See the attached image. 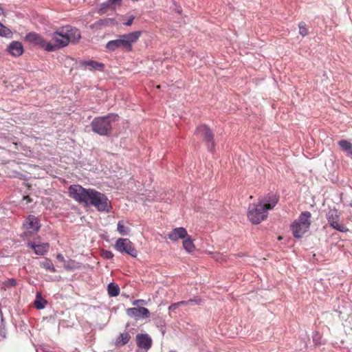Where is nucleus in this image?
Here are the masks:
<instances>
[{"label": "nucleus", "mask_w": 352, "mask_h": 352, "mask_svg": "<svg viewBox=\"0 0 352 352\" xmlns=\"http://www.w3.org/2000/svg\"><path fill=\"white\" fill-rule=\"evenodd\" d=\"M23 227L27 230H32L35 232L38 231L41 225L39 220L36 217L30 214L23 223Z\"/></svg>", "instance_id": "obj_14"}, {"label": "nucleus", "mask_w": 352, "mask_h": 352, "mask_svg": "<svg viewBox=\"0 0 352 352\" xmlns=\"http://www.w3.org/2000/svg\"><path fill=\"white\" fill-rule=\"evenodd\" d=\"M311 214L309 211L302 212L291 225V230L296 238H301L309 229Z\"/></svg>", "instance_id": "obj_5"}, {"label": "nucleus", "mask_w": 352, "mask_h": 352, "mask_svg": "<svg viewBox=\"0 0 352 352\" xmlns=\"http://www.w3.org/2000/svg\"><path fill=\"white\" fill-rule=\"evenodd\" d=\"M188 232L184 228H176L172 230L168 234V238L172 241H176L179 239H184L188 236Z\"/></svg>", "instance_id": "obj_15"}, {"label": "nucleus", "mask_w": 352, "mask_h": 352, "mask_svg": "<svg viewBox=\"0 0 352 352\" xmlns=\"http://www.w3.org/2000/svg\"><path fill=\"white\" fill-rule=\"evenodd\" d=\"M338 145L342 150L346 152L349 155H352V144L348 140H342L338 142Z\"/></svg>", "instance_id": "obj_23"}, {"label": "nucleus", "mask_w": 352, "mask_h": 352, "mask_svg": "<svg viewBox=\"0 0 352 352\" xmlns=\"http://www.w3.org/2000/svg\"><path fill=\"white\" fill-rule=\"evenodd\" d=\"M130 340L131 336L129 332L122 333L116 338L114 346L117 348H120L126 345Z\"/></svg>", "instance_id": "obj_19"}, {"label": "nucleus", "mask_w": 352, "mask_h": 352, "mask_svg": "<svg viewBox=\"0 0 352 352\" xmlns=\"http://www.w3.org/2000/svg\"><path fill=\"white\" fill-rule=\"evenodd\" d=\"M278 201V198L273 196L268 203L259 201L257 204L250 205L248 212V218L253 224H258L267 217V210L274 208Z\"/></svg>", "instance_id": "obj_2"}, {"label": "nucleus", "mask_w": 352, "mask_h": 352, "mask_svg": "<svg viewBox=\"0 0 352 352\" xmlns=\"http://www.w3.org/2000/svg\"><path fill=\"white\" fill-rule=\"evenodd\" d=\"M126 314L131 317L138 319L140 318H147L150 316V311L147 308L141 307H132L128 308L126 310Z\"/></svg>", "instance_id": "obj_12"}, {"label": "nucleus", "mask_w": 352, "mask_h": 352, "mask_svg": "<svg viewBox=\"0 0 352 352\" xmlns=\"http://www.w3.org/2000/svg\"><path fill=\"white\" fill-rule=\"evenodd\" d=\"M25 38L28 43L47 51V42L40 34L36 32H30Z\"/></svg>", "instance_id": "obj_11"}, {"label": "nucleus", "mask_w": 352, "mask_h": 352, "mask_svg": "<svg viewBox=\"0 0 352 352\" xmlns=\"http://www.w3.org/2000/svg\"><path fill=\"white\" fill-rule=\"evenodd\" d=\"M114 248L122 254H127L133 258L138 256V251L133 243L127 238H119L116 240Z\"/></svg>", "instance_id": "obj_6"}, {"label": "nucleus", "mask_w": 352, "mask_h": 352, "mask_svg": "<svg viewBox=\"0 0 352 352\" xmlns=\"http://www.w3.org/2000/svg\"><path fill=\"white\" fill-rule=\"evenodd\" d=\"M140 302H144V300L142 299L135 300L133 302V305L138 306Z\"/></svg>", "instance_id": "obj_33"}, {"label": "nucleus", "mask_w": 352, "mask_h": 352, "mask_svg": "<svg viewBox=\"0 0 352 352\" xmlns=\"http://www.w3.org/2000/svg\"><path fill=\"white\" fill-rule=\"evenodd\" d=\"M56 258L60 261H64V257L61 254H58L57 256H56Z\"/></svg>", "instance_id": "obj_36"}, {"label": "nucleus", "mask_w": 352, "mask_h": 352, "mask_svg": "<svg viewBox=\"0 0 352 352\" xmlns=\"http://www.w3.org/2000/svg\"><path fill=\"white\" fill-rule=\"evenodd\" d=\"M128 223L122 220L119 221L117 225L118 232L122 236H126L129 234L130 229L126 226Z\"/></svg>", "instance_id": "obj_20"}, {"label": "nucleus", "mask_w": 352, "mask_h": 352, "mask_svg": "<svg viewBox=\"0 0 352 352\" xmlns=\"http://www.w3.org/2000/svg\"><path fill=\"white\" fill-rule=\"evenodd\" d=\"M102 256L107 259H111L113 258L114 254L112 252L107 250H103L102 251Z\"/></svg>", "instance_id": "obj_27"}, {"label": "nucleus", "mask_w": 352, "mask_h": 352, "mask_svg": "<svg viewBox=\"0 0 352 352\" xmlns=\"http://www.w3.org/2000/svg\"><path fill=\"white\" fill-rule=\"evenodd\" d=\"M137 344L139 347L148 349L151 346V339L146 334H138Z\"/></svg>", "instance_id": "obj_17"}, {"label": "nucleus", "mask_w": 352, "mask_h": 352, "mask_svg": "<svg viewBox=\"0 0 352 352\" xmlns=\"http://www.w3.org/2000/svg\"><path fill=\"white\" fill-rule=\"evenodd\" d=\"M319 336L318 333H316V335H315L314 337H313V341L315 342L316 344H320L318 340H316V336Z\"/></svg>", "instance_id": "obj_37"}, {"label": "nucleus", "mask_w": 352, "mask_h": 352, "mask_svg": "<svg viewBox=\"0 0 352 352\" xmlns=\"http://www.w3.org/2000/svg\"><path fill=\"white\" fill-rule=\"evenodd\" d=\"M220 256H221V255H220L219 254H217V256H215V258H216L217 260H218V259H219V257H220Z\"/></svg>", "instance_id": "obj_39"}, {"label": "nucleus", "mask_w": 352, "mask_h": 352, "mask_svg": "<svg viewBox=\"0 0 352 352\" xmlns=\"http://www.w3.org/2000/svg\"><path fill=\"white\" fill-rule=\"evenodd\" d=\"M299 27V34L302 36H305L308 34V30L306 28V23L305 22H300L298 25Z\"/></svg>", "instance_id": "obj_26"}, {"label": "nucleus", "mask_w": 352, "mask_h": 352, "mask_svg": "<svg viewBox=\"0 0 352 352\" xmlns=\"http://www.w3.org/2000/svg\"><path fill=\"white\" fill-rule=\"evenodd\" d=\"M12 34V31L5 25H3L1 23H0V36L10 37Z\"/></svg>", "instance_id": "obj_25"}, {"label": "nucleus", "mask_w": 352, "mask_h": 352, "mask_svg": "<svg viewBox=\"0 0 352 352\" xmlns=\"http://www.w3.org/2000/svg\"><path fill=\"white\" fill-rule=\"evenodd\" d=\"M40 266L51 272H55L56 269L54 266L53 263L49 258H45L43 261L40 263Z\"/></svg>", "instance_id": "obj_24"}, {"label": "nucleus", "mask_w": 352, "mask_h": 352, "mask_svg": "<svg viewBox=\"0 0 352 352\" xmlns=\"http://www.w3.org/2000/svg\"><path fill=\"white\" fill-rule=\"evenodd\" d=\"M3 14H4V9L2 7V6L0 5V15H3Z\"/></svg>", "instance_id": "obj_38"}, {"label": "nucleus", "mask_w": 352, "mask_h": 352, "mask_svg": "<svg viewBox=\"0 0 352 352\" xmlns=\"http://www.w3.org/2000/svg\"><path fill=\"white\" fill-rule=\"evenodd\" d=\"M326 216L328 223L333 228L342 232L348 231V228L340 221V213L337 209H329Z\"/></svg>", "instance_id": "obj_8"}, {"label": "nucleus", "mask_w": 352, "mask_h": 352, "mask_svg": "<svg viewBox=\"0 0 352 352\" xmlns=\"http://www.w3.org/2000/svg\"><path fill=\"white\" fill-rule=\"evenodd\" d=\"M68 191L69 197L75 201L86 206H93L99 212H109L112 209L111 201L107 195L95 189L71 185Z\"/></svg>", "instance_id": "obj_1"}, {"label": "nucleus", "mask_w": 352, "mask_h": 352, "mask_svg": "<svg viewBox=\"0 0 352 352\" xmlns=\"http://www.w3.org/2000/svg\"><path fill=\"white\" fill-rule=\"evenodd\" d=\"M4 284L7 287L15 286L16 284V282L14 278H10V279H8L6 282H5Z\"/></svg>", "instance_id": "obj_29"}, {"label": "nucleus", "mask_w": 352, "mask_h": 352, "mask_svg": "<svg viewBox=\"0 0 352 352\" xmlns=\"http://www.w3.org/2000/svg\"><path fill=\"white\" fill-rule=\"evenodd\" d=\"M80 67L83 69H89L90 71H99L102 72L104 69V65L102 63H99L93 60H80L79 61Z\"/></svg>", "instance_id": "obj_13"}, {"label": "nucleus", "mask_w": 352, "mask_h": 352, "mask_svg": "<svg viewBox=\"0 0 352 352\" xmlns=\"http://www.w3.org/2000/svg\"><path fill=\"white\" fill-rule=\"evenodd\" d=\"M122 0H108L109 4L120 3Z\"/></svg>", "instance_id": "obj_34"}, {"label": "nucleus", "mask_w": 352, "mask_h": 352, "mask_svg": "<svg viewBox=\"0 0 352 352\" xmlns=\"http://www.w3.org/2000/svg\"><path fill=\"white\" fill-rule=\"evenodd\" d=\"M118 115L115 113L96 117L91 122V129L100 135H109L112 131V123L118 121Z\"/></svg>", "instance_id": "obj_4"}, {"label": "nucleus", "mask_w": 352, "mask_h": 352, "mask_svg": "<svg viewBox=\"0 0 352 352\" xmlns=\"http://www.w3.org/2000/svg\"><path fill=\"white\" fill-rule=\"evenodd\" d=\"M28 246L33 249L35 254L37 255L45 254L48 251L50 248L48 243H43L38 245H36L34 243H29Z\"/></svg>", "instance_id": "obj_18"}, {"label": "nucleus", "mask_w": 352, "mask_h": 352, "mask_svg": "<svg viewBox=\"0 0 352 352\" xmlns=\"http://www.w3.org/2000/svg\"><path fill=\"white\" fill-rule=\"evenodd\" d=\"M133 19H134V16H131L126 22H125L124 24L126 26H130L132 23H133Z\"/></svg>", "instance_id": "obj_31"}, {"label": "nucleus", "mask_w": 352, "mask_h": 352, "mask_svg": "<svg viewBox=\"0 0 352 352\" xmlns=\"http://www.w3.org/2000/svg\"><path fill=\"white\" fill-rule=\"evenodd\" d=\"M120 291L119 286L116 283H111L107 286L108 294L111 297L118 296L120 294Z\"/></svg>", "instance_id": "obj_22"}, {"label": "nucleus", "mask_w": 352, "mask_h": 352, "mask_svg": "<svg viewBox=\"0 0 352 352\" xmlns=\"http://www.w3.org/2000/svg\"><path fill=\"white\" fill-rule=\"evenodd\" d=\"M59 30L67 38V44L78 42L81 37L79 30L71 25L63 26Z\"/></svg>", "instance_id": "obj_10"}, {"label": "nucleus", "mask_w": 352, "mask_h": 352, "mask_svg": "<svg viewBox=\"0 0 352 352\" xmlns=\"http://www.w3.org/2000/svg\"><path fill=\"white\" fill-rule=\"evenodd\" d=\"M195 133L200 135L206 142L208 148L212 151L214 148V134L210 128L206 124H201L197 127Z\"/></svg>", "instance_id": "obj_9"}, {"label": "nucleus", "mask_w": 352, "mask_h": 352, "mask_svg": "<svg viewBox=\"0 0 352 352\" xmlns=\"http://www.w3.org/2000/svg\"><path fill=\"white\" fill-rule=\"evenodd\" d=\"M67 45V40L58 29L51 34V39L47 42V52H54Z\"/></svg>", "instance_id": "obj_7"}, {"label": "nucleus", "mask_w": 352, "mask_h": 352, "mask_svg": "<svg viewBox=\"0 0 352 352\" xmlns=\"http://www.w3.org/2000/svg\"><path fill=\"white\" fill-rule=\"evenodd\" d=\"M8 51L10 55L14 57H18L23 54L24 50L21 43L19 41H12L8 46Z\"/></svg>", "instance_id": "obj_16"}, {"label": "nucleus", "mask_w": 352, "mask_h": 352, "mask_svg": "<svg viewBox=\"0 0 352 352\" xmlns=\"http://www.w3.org/2000/svg\"><path fill=\"white\" fill-rule=\"evenodd\" d=\"M141 35V31H135L129 34L119 35L118 39L109 41L106 44V48L111 52L122 49L130 52L133 50V44L138 41Z\"/></svg>", "instance_id": "obj_3"}, {"label": "nucleus", "mask_w": 352, "mask_h": 352, "mask_svg": "<svg viewBox=\"0 0 352 352\" xmlns=\"http://www.w3.org/2000/svg\"><path fill=\"white\" fill-rule=\"evenodd\" d=\"M183 247L188 252H192L195 250V246L193 243L191 236L188 234L186 238L183 239Z\"/></svg>", "instance_id": "obj_21"}, {"label": "nucleus", "mask_w": 352, "mask_h": 352, "mask_svg": "<svg viewBox=\"0 0 352 352\" xmlns=\"http://www.w3.org/2000/svg\"><path fill=\"white\" fill-rule=\"evenodd\" d=\"M177 303H179V306L182 305H190V301H189V300H182V301L177 302Z\"/></svg>", "instance_id": "obj_35"}, {"label": "nucleus", "mask_w": 352, "mask_h": 352, "mask_svg": "<svg viewBox=\"0 0 352 352\" xmlns=\"http://www.w3.org/2000/svg\"><path fill=\"white\" fill-rule=\"evenodd\" d=\"M179 306V303L175 302V303L170 305L168 309L170 310H175L177 308H178Z\"/></svg>", "instance_id": "obj_32"}, {"label": "nucleus", "mask_w": 352, "mask_h": 352, "mask_svg": "<svg viewBox=\"0 0 352 352\" xmlns=\"http://www.w3.org/2000/svg\"><path fill=\"white\" fill-rule=\"evenodd\" d=\"M46 304V301L44 300H38L36 299L34 302V306L37 309H43L45 307V305Z\"/></svg>", "instance_id": "obj_28"}, {"label": "nucleus", "mask_w": 352, "mask_h": 352, "mask_svg": "<svg viewBox=\"0 0 352 352\" xmlns=\"http://www.w3.org/2000/svg\"><path fill=\"white\" fill-rule=\"evenodd\" d=\"M190 304L195 303L197 305H199L201 302V299L200 298L196 297L192 299H190Z\"/></svg>", "instance_id": "obj_30"}]
</instances>
